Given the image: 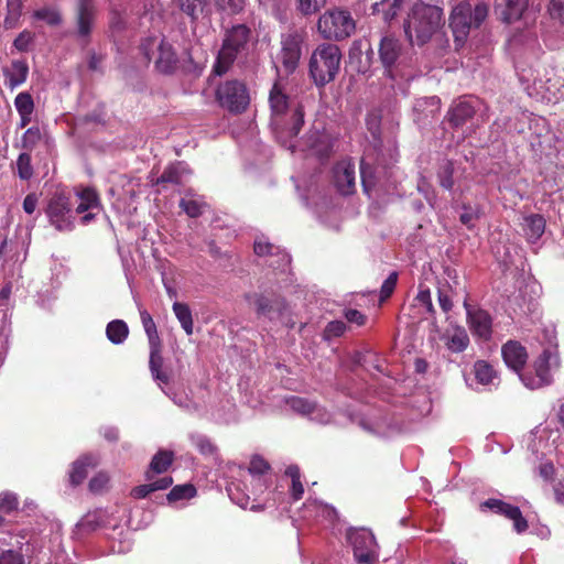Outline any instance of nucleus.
<instances>
[{
	"mask_svg": "<svg viewBox=\"0 0 564 564\" xmlns=\"http://www.w3.org/2000/svg\"><path fill=\"white\" fill-rule=\"evenodd\" d=\"M286 405L295 413L308 417L312 422L326 425L335 423L334 414L325 406L305 398L291 395L285 399Z\"/></svg>",
	"mask_w": 564,
	"mask_h": 564,
	"instance_id": "15",
	"label": "nucleus"
},
{
	"mask_svg": "<svg viewBox=\"0 0 564 564\" xmlns=\"http://www.w3.org/2000/svg\"><path fill=\"white\" fill-rule=\"evenodd\" d=\"M34 18L45 21L48 25H58L62 22V17L56 9L42 8L34 12Z\"/></svg>",
	"mask_w": 564,
	"mask_h": 564,
	"instance_id": "55",
	"label": "nucleus"
},
{
	"mask_svg": "<svg viewBox=\"0 0 564 564\" xmlns=\"http://www.w3.org/2000/svg\"><path fill=\"white\" fill-rule=\"evenodd\" d=\"M172 482L173 479L170 476H164L155 481L150 480L149 484L134 487L131 490V496L135 499H143L148 497L151 492L169 488L172 485Z\"/></svg>",
	"mask_w": 564,
	"mask_h": 564,
	"instance_id": "42",
	"label": "nucleus"
},
{
	"mask_svg": "<svg viewBox=\"0 0 564 564\" xmlns=\"http://www.w3.org/2000/svg\"><path fill=\"white\" fill-rule=\"evenodd\" d=\"M398 281V274L392 272L389 276L383 281L380 290V300L384 301L393 293Z\"/></svg>",
	"mask_w": 564,
	"mask_h": 564,
	"instance_id": "63",
	"label": "nucleus"
},
{
	"mask_svg": "<svg viewBox=\"0 0 564 564\" xmlns=\"http://www.w3.org/2000/svg\"><path fill=\"white\" fill-rule=\"evenodd\" d=\"M129 334L128 325L121 319L111 321L106 327L107 338L116 345L122 344Z\"/></svg>",
	"mask_w": 564,
	"mask_h": 564,
	"instance_id": "43",
	"label": "nucleus"
},
{
	"mask_svg": "<svg viewBox=\"0 0 564 564\" xmlns=\"http://www.w3.org/2000/svg\"><path fill=\"white\" fill-rule=\"evenodd\" d=\"M416 302L422 305L430 315H434L435 308L433 306L431 291L429 288H420V291L415 297Z\"/></svg>",
	"mask_w": 564,
	"mask_h": 564,
	"instance_id": "60",
	"label": "nucleus"
},
{
	"mask_svg": "<svg viewBox=\"0 0 564 564\" xmlns=\"http://www.w3.org/2000/svg\"><path fill=\"white\" fill-rule=\"evenodd\" d=\"M358 425L369 434L376 436H386L387 435V426L383 421H371L367 417H360L358 420Z\"/></svg>",
	"mask_w": 564,
	"mask_h": 564,
	"instance_id": "51",
	"label": "nucleus"
},
{
	"mask_svg": "<svg viewBox=\"0 0 564 564\" xmlns=\"http://www.w3.org/2000/svg\"><path fill=\"white\" fill-rule=\"evenodd\" d=\"M96 18L97 8L93 0H77L74 35L80 44L89 43Z\"/></svg>",
	"mask_w": 564,
	"mask_h": 564,
	"instance_id": "14",
	"label": "nucleus"
},
{
	"mask_svg": "<svg viewBox=\"0 0 564 564\" xmlns=\"http://www.w3.org/2000/svg\"><path fill=\"white\" fill-rule=\"evenodd\" d=\"M306 149L319 159L329 155L333 149V141L325 132L314 131L311 132L305 140Z\"/></svg>",
	"mask_w": 564,
	"mask_h": 564,
	"instance_id": "27",
	"label": "nucleus"
},
{
	"mask_svg": "<svg viewBox=\"0 0 564 564\" xmlns=\"http://www.w3.org/2000/svg\"><path fill=\"white\" fill-rule=\"evenodd\" d=\"M14 106L17 108L18 113H33L34 111L33 98L26 91H22L17 95L14 99Z\"/></svg>",
	"mask_w": 564,
	"mask_h": 564,
	"instance_id": "54",
	"label": "nucleus"
},
{
	"mask_svg": "<svg viewBox=\"0 0 564 564\" xmlns=\"http://www.w3.org/2000/svg\"><path fill=\"white\" fill-rule=\"evenodd\" d=\"M479 218V210L469 205L463 206V213L459 215V220L467 228H473L475 221Z\"/></svg>",
	"mask_w": 564,
	"mask_h": 564,
	"instance_id": "59",
	"label": "nucleus"
},
{
	"mask_svg": "<svg viewBox=\"0 0 564 564\" xmlns=\"http://www.w3.org/2000/svg\"><path fill=\"white\" fill-rule=\"evenodd\" d=\"M487 15L488 7L485 3L473 7L469 1H463L454 7L449 18V26L457 50L464 46L470 30L478 28Z\"/></svg>",
	"mask_w": 564,
	"mask_h": 564,
	"instance_id": "3",
	"label": "nucleus"
},
{
	"mask_svg": "<svg viewBox=\"0 0 564 564\" xmlns=\"http://www.w3.org/2000/svg\"><path fill=\"white\" fill-rule=\"evenodd\" d=\"M299 10L304 15H312L321 10L326 3V0H297Z\"/></svg>",
	"mask_w": 564,
	"mask_h": 564,
	"instance_id": "58",
	"label": "nucleus"
},
{
	"mask_svg": "<svg viewBox=\"0 0 564 564\" xmlns=\"http://www.w3.org/2000/svg\"><path fill=\"white\" fill-rule=\"evenodd\" d=\"M304 518L323 519L327 522H334L337 518L335 508L329 505L323 503L318 500H308L303 508Z\"/></svg>",
	"mask_w": 564,
	"mask_h": 564,
	"instance_id": "31",
	"label": "nucleus"
},
{
	"mask_svg": "<svg viewBox=\"0 0 564 564\" xmlns=\"http://www.w3.org/2000/svg\"><path fill=\"white\" fill-rule=\"evenodd\" d=\"M149 366L152 378L158 382L162 391L165 390L162 386L169 383L171 379V373L167 369L163 368V358L161 356V350L150 354Z\"/></svg>",
	"mask_w": 564,
	"mask_h": 564,
	"instance_id": "39",
	"label": "nucleus"
},
{
	"mask_svg": "<svg viewBox=\"0 0 564 564\" xmlns=\"http://www.w3.org/2000/svg\"><path fill=\"white\" fill-rule=\"evenodd\" d=\"M254 252L259 257H269L268 264L273 269L285 271L291 262V257L284 250L268 242L263 238H259L254 241Z\"/></svg>",
	"mask_w": 564,
	"mask_h": 564,
	"instance_id": "21",
	"label": "nucleus"
},
{
	"mask_svg": "<svg viewBox=\"0 0 564 564\" xmlns=\"http://www.w3.org/2000/svg\"><path fill=\"white\" fill-rule=\"evenodd\" d=\"M177 4L193 22L209 13L208 0H177Z\"/></svg>",
	"mask_w": 564,
	"mask_h": 564,
	"instance_id": "38",
	"label": "nucleus"
},
{
	"mask_svg": "<svg viewBox=\"0 0 564 564\" xmlns=\"http://www.w3.org/2000/svg\"><path fill=\"white\" fill-rule=\"evenodd\" d=\"M196 488L191 484L175 486L167 495L170 502L191 499L196 496Z\"/></svg>",
	"mask_w": 564,
	"mask_h": 564,
	"instance_id": "50",
	"label": "nucleus"
},
{
	"mask_svg": "<svg viewBox=\"0 0 564 564\" xmlns=\"http://www.w3.org/2000/svg\"><path fill=\"white\" fill-rule=\"evenodd\" d=\"M536 44V37L531 33L514 34L509 40V47L513 52H517L521 46H524L525 50H534Z\"/></svg>",
	"mask_w": 564,
	"mask_h": 564,
	"instance_id": "48",
	"label": "nucleus"
},
{
	"mask_svg": "<svg viewBox=\"0 0 564 564\" xmlns=\"http://www.w3.org/2000/svg\"><path fill=\"white\" fill-rule=\"evenodd\" d=\"M545 337L549 347L544 348L539 358L534 361L532 371L520 373L522 383L531 390L540 389L552 382V370L560 367V357L553 341L555 339L554 329H546Z\"/></svg>",
	"mask_w": 564,
	"mask_h": 564,
	"instance_id": "4",
	"label": "nucleus"
},
{
	"mask_svg": "<svg viewBox=\"0 0 564 564\" xmlns=\"http://www.w3.org/2000/svg\"><path fill=\"white\" fill-rule=\"evenodd\" d=\"M42 138L41 130L37 127L29 128L22 135L21 148L26 152H31Z\"/></svg>",
	"mask_w": 564,
	"mask_h": 564,
	"instance_id": "52",
	"label": "nucleus"
},
{
	"mask_svg": "<svg viewBox=\"0 0 564 564\" xmlns=\"http://www.w3.org/2000/svg\"><path fill=\"white\" fill-rule=\"evenodd\" d=\"M445 345L452 352H463L469 345V336L462 326H456L452 330H447L444 335Z\"/></svg>",
	"mask_w": 564,
	"mask_h": 564,
	"instance_id": "35",
	"label": "nucleus"
},
{
	"mask_svg": "<svg viewBox=\"0 0 564 564\" xmlns=\"http://www.w3.org/2000/svg\"><path fill=\"white\" fill-rule=\"evenodd\" d=\"M206 204L199 197L192 194L185 195L180 202V207L192 218L200 216Z\"/></svg>",
	"mask_w": 564,
	"mask_h": 564,
	"instance_id": "45",
	"label": "nucleus"
},
{
	"mask_svg": "<svg viewBox=\"0 0 564 564\" xmlns=\"http://www.w3.org/2000/svg\"><path fill=\"white\" fill-rule=\"evenodd\" d=\"M8 545L4 540L0 539V564H24L21 554L13 550H4L3 546Z\"/></svg>",
	"mask_w": 564,
	"mask_h": 564,
	"instance_id": "56",
	"label": "nucleus"
},
{
	"mask_svg": "<svg viewBox=\"0 0 564 564\" xmlns=\"http://www.w3.org/2000/svg\"><path fill=\"white\" fill-rule=\"evenodd\" d=\"M501 354L507 367L520 376L528 360L525 347L516 340H509L502 346Z\"/></svg>",
	"mask_w": 564,
	"mask_h": 564,
	"instance_id": "24",
	"label": "nucleus"
},
{
	"mask_svg": "<svg viewBox=\"0 0 564 564\" xmlns=\"http://www.w3.org/2000/svg\"><path fill=\"white\" fill-rule=\"evenodd\" d=\"M269 468V464L262 457L253 456L248 468L242 470L241 477L257 479L259 481V490L265 491L269 487L265 476Z\"/></svg>",
	"mask_w": 564,
	"mask_h": 564,
	"instance_id": "30",
	"label": "nucleus"
},
{
	"mask_svg": "<svg viewBox=\"0 0 564 564\" xmlns=\"http://www.w3.org/2000/svg\"><path fill=\"white\" fill-rule=\"evenodd\" d=\"M109 482V476L106 473H98L89 480V490L94 494L104 491Z\"/></svg>",
	"mask_w": 564,
	"mask_h": 564,
	"instance_id": "61",
	"label": "nucleus"
},
{
	"mask_svg": "<svg viewBox=\"0 0 564 564\" xmlns=\"http://www.w3.org/2000/svg\"><path fill=\"white\" fill-rule=\"evenodd\" d=\"M251 31L245 24H237L225 33L221 48L214 65V73L223 75L228 70L238 55L247 52Z\"/></svg>",
	"mask_w": 564,
	"mask_h": 564,
	"instance_id": "6",
	"label": "nucleus"
},
{
	"mask_svg": "<svg viewBox=\"0 0 564 564\" xmlns=\"http://www.w3.org/2000/svg\"><path fill=\"white\" fill-rule=\"evenodd\" d=\"M463 306L466 311L468 328L475 340L478 343L490 341L494 333L491 315L487 311L469 304L467 297H465Z\"/></svg>",
	"mask_w": 564,
	"mask_h": 564,
	"instance_id": "12",
	"label": "nucleus"
},
{
	"mask_svg": "<svg viewBox=\"0 0 564 564\" xmlns=\"http://www.w3.org/2000/svg\"><path fill=\"white\" fill-rule=\"evenodd\" d=\"M340 50L332 43L318 45L310 58V74L317 86H324L332 82L340 65Z\"/></svg>",
	"mask_w": 564,
	"mask_h": 564,
	"instance_id": "5",
	"label": "nucleus"
},
{
	"mask_svg": "<svg viewBox=\"0 0 564 564\" xmlns=\"http://www.w3.org/2000/svg\"><path fill=\"white\" fill-rule=\"evenodd\" d=\"M8 87L13 90L21 86L28 78L29 66L25 61H12L9 68L3 70Z\"/></svg>",
	"mask_w": 564,
	"mask_h": 564,
	"instance_id": "32",
	"label": "nucleus"
},
{
	"mask_svg": "<svg viewBox=\"0 0 564 564\" xmlns=\"http://www.w3.org/2000/svg\"><path fill=\"white\" fill-rule=\"evenodd\" d=\"M172 308H173V312H174L177 321L180 322L182 328L184 329V332L187 335H192L194 324H193L192 312H191L188 305L185 303H181V302H174Z\"/></svg>",
	"mask_w": 564,
	"mask_h": 564,
	"instance_id": "44",
	"label": "nucleus"
},
{
	"mask_svg": "<svg viewBox=\"0 0 564 564\" xmlns=\"http://www.w3.org/2000/svg\"><path fill=\"white\" fill-rule=\"evenodd\" d=\"M18 508V498L12 492L0 494V511L9 513Z\"/></svg>",
	"mask_w": 564,
	"mask_h": 564,
	"instance_id": "62",
	"label": "nucleus"
},
{
	"mask_svg": "<svg viewBox=\"0 0 564 564\" xmlns=\"http://www.w3.org/2000/svg\"><path fill=\"white\" fill-rule=\"evenodd\" d=\"M22 14V2L21 0H8L7 2V15L3 21V26L7 30L13 29L18 25Z\"/></svg>",
	"mask_w": 564,
	"mask_h": 564,
	"instance_id": "46",
	"label": "nucleus"
},
{
	"mask_svg": "<svg viewBox=\"0 0 564 564\" xmlns=\"http://www.w3.org/2000/svg\"><path fill=\"white\" fill-rule=\"evenodd\" d=\"M18 175L21 180H29L33 175V167L31 165V155L29 152H23L17 160Z\"/></svg>",
	"mask_w": 564,
	"mask_h": 564,
	"instance_id": "53",
	"label": "nucleus"
},
{
	"mask_svg": "<svg viewBox=\"0 0 564 564\" xmlns=\"http://www.w3.org/2000/svg\"><path fill=\"white\" fill-rule=\"evenodd\" d=\"M246 487L243 486V481H232L228 485L227 491L228 496L234 503L239 506L242 509L249 508L252 511L261 510L260 505L252 503L250 506V491L245 492Z\"/></svg>",
	"mask_w": 564,
	"mask_h": 564,
	"instance_id": "34",
	"label": "nucleus"
},
{
	"mask_svg": "<svg viewBox=\"0 0 564 564\" xmlns=\"http://www.w3.org/2000/svg\"><path fill=\"white\" fill-rule=\"evenodd\" d=\"M545 218L540 214L523 215L520 223L523 235L530 243H535L545 231Z\"/></svg>",
	"mask_w": 564,
	"mask_h": 564,
	"instance_id": "26",
	"label": "nucleus"
},
{
	"mask_svg": "<svg viewBox=\"0 0 564 564\" xmlns=\"http://www.w3.org/2000/svg\"><path fill=\"white\" fill-rule=\"evenodd\" d=\"M163 392L174 402V404L189 414L202 416L208 411V392L203 388H199L197 392L191 391V393H186L184 391H173L171 389L163 390Z\"/></svg>",
	"mask_w": 564,
	"mask_h": 564,
	"instance_id": "17",
	"label": "nucleus"
},
{
	"mask_svg": "<svg viewBox=\"0 0 564 564\" xmlns=\"http://www.w3.org/2000/svg\"><path fill=\"white\" fill-rule=\"evenodd\" d=\"M441 100L437 96L425 97L416 100L415 111H426L425 117L434 116L440 110Z\"/></svg>",
	"mask_w": 564,
	"mask_h": 564,
	"instance_id": "49",
	"label": "nucleus"
},
{
	"mask_svg": "<svg viewBox=\"0 0 564 564\" xmlns=\"http://www.w3.org/2000/svg\"><path fill=\"white\" fill-rule=\"evenodd\" d=\"M193 445L203 454L212 455L215 452V446L208 437L202 434L191 435Z\"/></svg>",
	"mask_w": 564,
	"mask_h": 564,
	"instance_id": "57",
	"label": "nucleus"
},
{
	"mask_svg": "<svg viewBox=\"0 0 564 564\" xmlns=\"http://www.w3.org/2000/svg\"><path fill=\"white\" fill-rule=\"evenodd\" d=\"M188 174L189 171L186 163L175 162L164 170L156 183L182 184Z\"/></svg>",
	"mask_w": 564,
	"mask_h": 564,
	"instance_id": "37",
	"label": "nucleus"
},
{
	"mask_svg": "<svg viewBox=\"0 0 564 564\" xmlns=\"http://www.w3.org/2000/svg\"><path fill=\"white\" fill-rule=\"evenodd\" d=\"M158 57L155 59L156 68L162 73H171L177 63V56L173 46L164 39L158 40Z\"/></svg>",
	"mask_w": 564,
	"mask_h": 564,
	"instance_id": "28",
	"label": "nucleus"
},
{
	"mask_svg": "<svg viewBox=\"0 0 564 564\" xmlns=\"http://www.w3.org/2000/svg\"><path fill=\"white\" fill-rule=\"evenodd\" d=\"M109 525L107 521V511L97 509L87 512L76 524V528L83 532H91L100 527Z\"/></svg>",
	"mask_w": 564,
	"mask_h": 564,
	"instance_id": "36",
	"label": "nucleus"
},
{
	"mask_svg": "<svg viewBox=\"0 0 564 564\" xmlns=\"http://www.w3.org/2000/svg\"><path fill=\"white\" fill-rule=\"evenodd\" d=\"M474 375L477 383L481 386H496L498 380L497 371L486 360H477L474 364Z\"/></svg>",
	"mask_w": 564,
	"mask_h": 564,
	"instance_id": "41",
	"label": "nucleus"
},
{
	"mask_svg": "<svg viewBox=\"0 0 564 564\" xmlns=\"http://www.w3.org/2000/svg\"><path fill=\"white\" fill-rule=\"evenodd\" d=\"M481 512H492L495 514L503 516L513 523V530L521 534L529 528L528 521L522 516L519 507L510 505L498 498H488L479 505Z\"/></svg>",
	"mask_w": 564,
	"mask_h": 564,
	"instance_id": "16",
	"label": "nucleus"
},
{
	"mask_svg": "<svg viewBox=\"0 0 564 564\" xmlns=\"http://www.w3.org/2000/svg\"><path fill=\"white\" fill-rule=\"evenodd\" d=\"M367 155L360 162V180L364 192L367 195L377 188H388L389 178L392 175L391 167L377 161L376 164L369 161Z\"/></svg>",
	"mask_w": 564,
	"mask_h": 564,
	"instance_id": "11",
	"label": "nucleus"
},
{
	"mask_svg": "<svg viewBox=\"0 0 564 564\" xmlns=\"http://www.w3.org/2000/svg\"><path fill=\"white\" fill-rule=\"evenodd\" d=\"M333 178L341 194H351L356 186V170L351 160L339 161L333 169Z\"/></svg>",
	"mask_w": 564,
	"mask_h": 564,
	"instance_id": "22",
	"label": "nucleus"
},
{
	"mask_svg": "<svg viewBox=\"0 0 564 564\" xmlns=\"http://www.w3.org/2000/svg\"><path fill=\"white\" fill-rule=\"evenodd\" d=\"M454 163L452 161L443 162L437 171V180L440 185L446 189L452 191L454 187Z\"/></svg>",
	"mask_w": 564,
	"mask_h": 564,
	"instance_id": "47",
	"label": "nucleus"
},
{
	"mask_svg": "<svg viewBox=\"0 0 564 564\" xmlns=\"http://www.w3.org/2000/svg\"><path fill=\"white\" fill-rule=\"evenodd\" d=\"M245 300L254 305L259 316L267 317L270 321L280 318L286 308L284 299L278 295L269 297L259 292H249L245 294Z\"/></svg>",
	"mask_w": 564,
	"mask_h": 564,
	"instance_id": "19",
	"label": "nucleus"
},
{
	"mask_svg": "<svg viewBox=\"0 0 564 564\" xmlns=\"http://www.w3.org/2000/svg\"><path fill=\"white\" fill-rule=\"evenodd\" d=\"M269 104L271 109V127L278 141L294 152L297 145L290 141L293 137L297 135L304 123L302 106L291 107L288 96L279 83H275L270 90Z\"/></svg>",
	"mask_w": 564,
	"mask_h": 564,
	"instance_id": "1",
	"label": "nucleus"
},
{
	"mask_svg": "<svg viewBox=\"0 0 564 564\" xmlns=\"http://www.w3.org/2000/svg\"><path fill=\"white\" fill-rule=\"evenodd\" d=\"M347 539L352 546L354 556L358 563L373 564L377 561V543L371 531L366 529H351Z\"/></svg>",
	"mask_w": 564,
	"mask_h": 564,
	"instance_id": "13",
	"label": "nucleus"
},
{
	"mask_svg": "<svg viewBox=\"0 0 564 564\" xmlns=\"http://www.w3.org/2000/svg\"><path fill=\"white\" fill-rule=\"evenodd\" d=\"M379 57L387 75L391 79L394 80L398 77L404 76L399 70L404 61L402 43L394 35L387 34L381 39L379 45Z\"/></svg>",
	"mask_w": 564,
	"mask_h": 564,
	"instance_id": "10",
	"label": "nucleus"
},
{
	"mask_svg": "<svg viewBox=\"0 0 564 564\" xmlns=\"http://www.w3.org/2000/svg\"><path fill=\"white\" fill-rule=\"evenodd\" d=\"M47 216L51 224L59 231H68L74 227V215L68 198L63 194H55L47 206Z\"/></svg>",
	"mask_w": 564,
	"mask_h": 564,
	"instance_id": "18",
	"label": "nucleus"
},
{
	"mask_svg": "<svg viewBox=\"0 0 564 564\" xmlns=\"http://www.w3.org/2000/svg\"><path fill=\"white\" fill-rule=\"evenodd\" d=\"M99 464V457L94 454H86L73 463L69 480L73 485H79L87 477L88 470Z\"/></svg>",
	"mask_w": 564,
	"mask_h": 564,
	"instance_id": "29",
	"label": "nucleus"
},
{
	"mask_svg": "<svg viewBox=\"0 0 564 564\" xmlns=\"http://www.w3.org/2000/svg\"><path fill=\"white\" fill-rule=\"evenodd\" d=\"M218 104L232 113L243 112L250 104L249 90L243 82L226 80L216 89Z\"/></svg>",
	"mask_w": 564,
	"mask_h": 564,
	"instance_id": "9",
	"label": "nucleus"
},
{
	"mask_svg": "<svg viewBox=\"0 0 564 564\" xmlns=\"http://www.w3.org/2000/svg\"><path fill=\"white\" fill-rule=\"evenodd\" d=\"M529 0H496L495 10L506 23L518 21L527 10Z\"/></svg>",
	"mask_w": 564,
	"mask_h": 564,
	"instance_id": "25",
	"label": "nucleus"
},
{
	"mask_svg": "<svg viewBox=\"0 0 564 564\" xmlns=\"http://www.w3.org/2000/svg\"><path fill=\"white\" fill-rule=\"evenodd\" d=\"M303 36L299 32H292L282 37L280 59L284 70L292 74L302 55Z\"/></svg>",
	"mask_w": 564,
	"mask_h": 564,
	"instance_id": "20",
	"label": "nucleus"
},
{
	"mask_svg": "<svg viewBox=\"0 0 564 564\" xmlns=\"http://www.w3.org/2000/svg\"><path fill=\"white\" fill-rule=\"evenodd\" d=\"M549 12L553 19L564 22V0H551Z\"/></svg>",
	"mask_w": 564,
	"mask_h": 564,
	"instance_id": "64",
	"label": "nucleus"
},
{
	"mask_svg": "<svg viewBox=\"0 0 564 564\" xmlns=\"http://www.w3.org/2000/svg\"><path fill=\"white\" fill-rule=\"evenodd\" d=\"M173 460V452L160 449L150 462L149 468L145 471V479L150 481L154 475L165 473L171 467Z\"/></svg>",
	"mask_w": 564,
	"mask_h": 564,
	"instance_id": "33",
	"label": "nucleus"
},
{
	"mask_svg": "<svg viewBox=\"0 0 564 564\" xmlns=\"http://www.w3.org/2000/svg\"><path fill=\"white\" fill-rule=\"evenodd\" d=\"M444 25L443 10L436 6L416 3L404 24V32L411 43H427Z\"/></svg>",
	"mask_w": 564,
	"mask_h": 564,
	"instance_id": "2",
	"label": "nucleus"
},
{
	"mask_svg": "<svg viewBox=\"0 0 564 564\" xmlns=\"http://www.w3.org/2000/svg\"><path fill=\"white\" fill-rule=\"evenodd\" d=\"M519 77L522 83L528 84L530 95H535L547 102H557L564 98V77L555 74L553 69L545 70L543 77L527 74L522 69Z\"/></svg>",
	"mask_w": 564,
	"mask_h": 564,
	"instance_id": "7",
	"label": "nucleus"
},
{
	"mask_svg": "<svg viewBox=\"0 0 564 564\" xmlns=\"http://www.w3.org/2000/svg\"><path fill=\"white\" fill-rule=\"evenodd\" d=\"M317 30L326 40L343 41L355 32L356 22L349 11L332 9L319 17Z\"/></svg>",
	"mask_w": 564,
	"mask_h": 564,
	"instance_id": "8",
	"label": "nucleus"
},
{
	"mask_svg": "<svg viewBox=\"0 0 564 564\" xmlns=\"http://www.w3.org/2000/svg\"><path fill=\"white\" fill-rule=\"evenodd\" d=\"M479 101L474 98H463L455 101L447 112V120L453 128L463 127L474 117Z\"/></svg>",
	"mask_w": 564,
	"mask_h": 564,
	"instance_id": "23",
	"label": "nucleus"
},
{
	"mask_svg": "<svg viewBox=\"0 0 564 564\" xmlns=\"http://www.w3.org/2000/svg\"><path fill=\"white\" fill-rule=\"evenodd\" d=\"M140 318L144 332L148 336L150 354L161 350V340L158 334L156 325L150 315V313L145 310L140 311Z\"/></svg>",
	"mask_w": 564,
	"mask_h": 564,
	"instance_id": "40",
	"label": "nucleus"
}]
</instances>
